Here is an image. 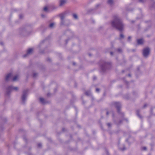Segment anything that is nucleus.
<instances>
[{
	"instance_id": "obj_1",
	"label": "nucleus",
	"mask_w": 155,
	"mask_h": 155,
	"mask_svg": "<svg viewBox=\"0 0 155 155\" xmlns=\"http://www.w3.org/2000/svg\"><path fill=\"white\" fill-rule=\"evenodd\" d=\"M112 26L119 30L122 31L124 28V25L121 20L117 15H115L113 16V19L111 22Z\"/></svg>"
},
{
	"instance_id": "obj_2",
	"label": "nucleus",
	"mask_w": 155,
	"mask_h": 155,
	"mask_svg": "<svg viewBox=\"0 0 155 155\" xmlns=\"http://www.w3.org/2000/svg\"><path fill=\"white\" fill-rule=\"evenodd\" d=\"M100 64L101 69L103 72H104L106 70L109 69L111 66L110 63L106 62L104 61H101Z\"/></svg>"
},
{
	"instance_id": "obj_3",
	"label": "nucleus",
	"mask_w": 155,
	"mask_h": 155,
	"mask_svg": "<svg viewBox=\"0 0 155 155\" xmlns=\"http://www.w3.org/2000/svg\"><path fill=\"white\" fill-rule=\"evenodd\" d=\"M67 12H64L61 14L58 15V16L60 18L61 20V25H64L65 20L64 19L66 16Z\"/></svg>"
},
{
	"instance_id": "obj_4",
	"label": "nucleus",
	"mask_w": 155,
	"mask_h": 155,
	"mask_svg": "<svg viewBox=\"0 0 155 155\" xmlns=\"http://www.w3.org/2000/svg\"><path fill=\"white\" fill-rule=\"evenodd\" d=\"M17 91L18 88L17 87H14L12 86H10L8 87L6 89V94L7 95H9L10 92L12 90Z\"/></svg>"
},
{
	"instance_id": "obj_5",
	"label": "nucleus",
	"mask_w": 155,
	"mask_h": 155,
	"mask_svg": "<svg viewBox=\"0 0 155 155\" xmlns=\"http://www.w3.org/2000/svg\"><path fill=\"white\" fill-rule=\"evenodd\" d=\"M28 90H25L23 92V94L21 97L22 101L23 104H24L26 99Z\"/></svg>"
},
{
	"instance_id": "obj_6",
	"label": "nucleus",
	"mask_w": 155,
	"mask_h": 155,
	"mask_svg": "<svg viewBox=\"0 0 155 155\" xmlns=\"http://www.w3.org/2000/svg\"><path fill=\"white\" fill-rule=\"evenodd\" d=\"M150 49L148 48H146L143 49V55L145 57H147L149 55Z\"/></svg>"
},
{
	"instance_id": "obj_7",
	"label": "nucleus",
	"mask_w": 155,
	"mask_h": 155,
	"mask_svg": "<svg viewBox=\"0 0 155 155\" xmlns=\"http://www.w3.org/2000/svg\"><path fill=\"white\" fill-rule=\"evenodd\" d=\"M33 50L34 49L33 48H29L28 49L26 53L23 56V57L25 58L31 54L33 53Z\"/></svg>"
},
{
	"instance_id": "obj_8",
	"label": "nucleus",
	"mask_w": 155,
	"mask_h": 155,
	"mask_svg": "<svg viewBox=\"0 0 155 155\" xmlns=\"http://www.w3.org/2000/svg\"><path fill=\"white\" fill-rule=\"evenodd\" d=\"M114 104L117 108L118 112L119 113H120V109L121 107V104L120 103L115 102L114 103Z\"/></svg>"
},
{
	"instance_id": "obj_9",
	"label": "nucleus",
	"mask_w": 155,
	"mask_h": 155,
	"mask_svg": "<svg viewBox=\"0 0 155 155\" xmlns=\"http://www.w3.org/2000/svg\"><path fill=\"white\" fill-rule=\"evenodd\" d=\"M12 74L10 73L7 74L5 78V80L6 81H9L12 77Z\"/></svg>"
},
{
	"instance_id": "obj_10",
	"label": "nucleus",
	"mask_w": 155,
	"mask_h": 155,
	"mask_svg": "<svg viewBox=\"0 0 155 155\" xmlns=\"http://www.w3.org/2000/svg\"><path fill=\"white\" fill-rule=\"evenodd\" d=\"M137 45H143L144 42V39H137Z\"/></svg>"
},
{
	"instance_id": "obj_11",
	"label": "nucleus",
	"mask_w": 155,
	"mask_h": 155,
	"mask_svg": "<svg viewBox=\"0 0 155 155\" xmlns=\"http://www.w3.org/2000/svg\"><path fill=\"white\" fill-rule=\"evenodd\" d=\"M66 2L65 0H60L59 1V6H62L65 4Z\"/></svg>"
},
{
	"instance_id": "obj_12",
	"label": "nucleus",
	"mask_w": 155,
	"mask_h": 155,
	"mask_svg": "<svg viewBox=\"0 0 155 155\" xmlns=\"http://www.w3.org/2000/svg\"><path fill=\"white\" fill-rule=\"evenodd\" d=\"M55 26V24L54 23H50L49 25V27L51 29L53 28H54Z\"/></svg>"
},
{
	"instance_id": "obj_13",
	"label": "nucleus",
	"mask_w": 155,
	"mask_h": 155,
	"mask_svg": "<svg viewBox=\"0 0 155 155\" xmlns=\"http://www.w3.org/2000/svg\"><path fill=\"white\" fill-rule=\"evenodd\" d=\"M22 35L23 34L24 36H27L29 34H27V32L25 30L23 29L21 31Z\"/></svg>"
},
{
	"instance_id": "obj_14",
	"label": "nucleus",
	"mask_w": 155,
	"mask_h": 155,
	"mask_svg": "<svg viewBox=\"0 0 155 155\" xmlns=\"http://www.w3.org/2000/svg\"><path fill=\"white\" fill-rule=\"evenodd\" d=\"M72 16L73 18L75 19H78V16L76 14H72Z\"/></svg>"
},
{
	"instance_id": "obj_15",
	"label": "nucleus",
	"mask_w": 155,
	"mask_h": 155,
	"mask_svg": "<svg viewBox=\"0 0 155 155\" xmlns=\"http://www.w3.org/2000/svg\"><path fill=\"white\" fill-rule=\"evenodd\" d=\"M40 101L42 104H45V103L44 99L43 98H40L39 99Z\"/></svg>"
},
{
	"instance_id": "obj_16",
	"label": "nucleus",
	"mask_w": 155,
	"mask_h": 155,
	"mask_svg": "<svg viewBox=\"0 0 155 155\" xmlns=\"http://www.w3.org/2000/svg\"><path fill=\"white\" fill-rule=\"evenodd\" d=\"M57 7L55 5H52L51 7V8L52 10H54L57 9Z\"/></svg>"
},
{
	"instance_id": "obj_17",
	"label": "nucleus",
	"mask_w": 155,
	"mask_h": 155,
	"mask_svg": "<svg viewBox=\"0 0 155 155\" xmlns=\"http://www.w3.org/2000/svg\"><path fill=\"white\" fill-rule=\"evenodd\" d=\"M18 78V75H15L13 78L12 81H16Z\"/></svg>"
},
{
	"instance_id": "obj_18",
	"label": "nucleus",
	"mask_w": 155,
	"mask_h": 155,
	"mask_svg": "<svg viewBox=\"0 0 155 155\" xmlns=\"http://www.w3.org/2000/svg\"><path fill=\"white\" fill-rule=\"evenodd\" d=\"M108 3L110 5H111L113 3V0H108Z\"/></svg>"
},
{
	"instance_id": "obj_19",
	"label": "nucleus",
	"mask_w": 155,
	"mask_h": 155,
	"mask_svg": "<svg viewBox=\"0 0 155 155\" xmlns=\"http://www.w3.org/2000/svg\"><path fill=\"white\" fill-rule=\"evenodd\" d=\"M139 110H137V114L138 117L140 118H141V116L139 114Z\"/></svg>"
},
{
	"instance_id": "obj_20",
	"label": "nucleus",
	"mask_w": 155,
	"mask_h": 155,
	"mask_svg": "<svg viewBox=\"0 0 155 155\" xmlns=\"http://www.w3.org/2000/svg\"><path fill=\"white\" fill-rule=\"evenodd\" d=\"M85 94L87 96H89L91 94V93L90 91H87L85 92Z\"/></svg>"
},
{
	"instance_id": "obj_21",
	"label": "nucleus",
	"mask_w": 155,
	"mask_h": 155,
	"mask_svg": "<svg viewBox=\"0 0 155 155\" xmlns=\"http://www.w3.org/2000/svg\"><path fill=\"white\" fill-rule=\"evenodd\" d=\"M146 1V0H139V2L141 3H144Z\"/></svg>"
},
{
	"instance_id": "obj_22",
	"label": "nucleus",
	"mask_w": 155,
	"mask_h": 155,
	"mask_svg": "<svg viewBox=\"0 0 155 155\" xmlns=\"http://www.w3.org/2000/svg\"><path fill=\"white\" fill-rule=\"evenodd\" d=\"M48 9V8L47 7H45L43 8L44 11L45 12H46L47 11Z\"/></svg>"
},
{
	"instance_id": "obj_23",
	"label": "nucleus",
	"mask_w": 155,
	"mask_h": 155,
	"mask_svg": "<svg viewBox=\"0 0 155 155\" xmlns=\"http://www.w3.org/2000/svg\"><path fill=\"white\" fill-rule=\"evenodd\" d=\"M120 36L121 38H124V35L122 34H120Z\"/></svg>"
},
{
	"instance_id": "obj_24",
	"label": "nucleus",
	"mask_w": 155,
	"mask_h": 155,
	"mask_svg": "<svg viewBox=\"0 0 155 155\" xmlns=\"http://www.w3.org/2000/svg\"><path fill=\"white\" fill-rule=\"evenodd\" d=\"M23 16L22 15V14H20L19 15V18L20 19L22 18H23Z\"/></svg>"
},
{
	"instance_id": "obj_25",
	"label": "nucleus",
	"mask_w": 155,
	"mask_h": 155,
	"mask_svg": "<svg viewBox=\"0 0 155 155\" xmlns=\"http://www.w3.org/2000/svg\"><path fill=\"white\" fill-rule=\"evenodd\" d=\"M117 51L119 52H121L122 51V50L120 48H118L117 49Z\"/></svg>"
},
{
	"instance_id": "obj_26",
	"label": "nucleus",
	"mask_w": 155,
	"mask_h": 155,
	"mask_svg": "<svg viewBox=\"0 0 155 155\" xmlns=\"http://www.w3.org/2000/svg\"><path fill=\"white\" fill-rule=\"evenodd\" d=\"M37 73H34V74H33V77H35L37 76Z\"/></svg>"
},
{
	"instance_id": "obj_27",
	"label": "nucleus",
	"mask_w": 155,
	"mask_h": 155,
	"mask_svg": "<svg viewBox=\"0 0 155 155\" xmlns=\"http://www.w3.org/2000/svg\"><path fill=\"white\" fill-rule=\"evenodd\" d=\"M41 16L42 18H44L46 17V15L44 14H41Z\"/></svg>"
},
{
	"instance_id": "obj_28",
	"label": "nucleus",
	"mask_w": 155,
	"mask_h": 155,
	"mask_svg": "<svg viewBox=\"0 0 155 155\" xmlns=\"http://www.w3.org/2000/svg\"><path fill=\"white\" fill-rule=\"evenodd\" d=\"M70 33H71V34H72V38H75V37H74V33L72 32H71Z\"/></svg>"
},
{
	"instance_id": "obj_29",
	"label": "nucleus",
	"mask_w": 155,
	"mask_h": 155,
	"mask_svg": "<svg viewBox=\"0 0 155 155\" xmlns=\"http://www.w3.org/2000/svg\"><path fill=\"white\" fill-rule=\"evenodd\" d=\"M38 147H40L41 146V144L40 143H39L38 144Z\"/></svg>"
},
{
	"instance_id": "obj_30",
	"label": "nucleus",
	"mask_w": 155,
	"mask_h": 155,
	"mask_svg": "<svg viewBox=\"0 0 155 155\" xmlns=\"http://www.w3.org/2000/svg\"><path fill=\"white\" fill-rule=\"evenodd\" d=\"M96 92H99L100 91V89L99 88H97L96 89Z\"/></svg>"
},
{
	"instance_id": "obj_31",
	"label": "nucleus",
	"mask_w": 155,
	"mask_h": 155,
	"mask_svg": "<svg viewBox=\"0 0 155 155\" xmlns=\"http://www.w3.org/2000/svg\"><path fill=\"white\" fill-rule=\"evenodd\" d=\"M107 125L109 127H110L111 125V124L110 123H108L107 124Z\"/></svg>"
},
{
	"instance_id": "obj_32",
	"label": "nucleus",
	"mask_w": 155,
	"mask_h": 155,
	"mask_svg": "<svg viewBox=\"0 0 155 155\" xmlns=\"http://www.w3.org/2000/svg\"><path fill=\"white\" fill-rule=\"evenodd\" d=\"M97 78L95 76H94L93 77V79L94 80H95Z\"/></svg>"
},
{
	"instance_id": "obj_33",
	"label": "nucleus",
	"mask_w": 155,
	"mask_h": 155,
	"mask_svg": "<svg viewBox=\"0 0 155 155\" xmlns=\"http://www.w3.org/2000/svg\"><path fill=\"white\" fill-rule=\"evenodd\" d=\"M132 37L131 36H129L128 38V39H131Z\"/></svg>"
},
{
	"instance_id": "obj_34",
	"label": "nucleus",
	"mask_w": 155,
	"mask_h": 155,
	"mask_svg": "<svg viewBox=\"0 0 155 155\" xmlns=\"http://www.w3.org/2000/svg\"><path fill=\"white\" fill-rule=\"evenodd\" d=\"M147 148L146 147H143V149L144 150H146Z\"/></svg>"
},
{
	"instance_id": "obj_35",
	"label": "nucleus",
	"mask_w": 155,
	"mask_h": 155,
	"mask_svg": "<svg viewBox=\"0 0 155 155\" xmlns=\"http://www.w3.org/2000/svg\"><path fill=\"white\" fill-rule=\"evenodd\" d=\"M121 150L123 151L125 150V148L124 147L123 149H120Z\"/></svg>"
},
{
	"instance_id": "obj_36",
	"label": "nucleus",
	"mask_w": 155,
	"mask_h": 155,
	"mask_svg": "<svg viewBox=\"0 0 155 155\" xmlns=\"http://www.w3.org/2000/svg\"><path fill=\"white\" fill-rule=\"evenodd\" d=\"M100 4H97V5H96V7L97 8L98 7H99V6H100Z\"/></svg>"
},
{
	"instance_id": "obj_37",
	"label": "nucleus",
	"mask_w": 155,
	"mask_h": 155,
	"mask_svg": "<svg viewBox=\"0 0 155 155\" xmlns=\"http://www.w3.org/2000/svg\"><path fill=\"white\" fill-rule=\"evenodd\" d=\"M147 106V104H144V105L143 106V107L144 108H145V107H146Z\"/></svg>"
},
{
	"instance_id": "obj_38",
	"label": "nucleus",
	"mask_w": 155,
	"mask_h": 155,
	"mask_svg": "<svg viewBox=\"0 0 155 155\" xmlns=\"http://www.w3.org/2000/svg\"><path fill=\"white\" fill-rule=\"evenodd\" d=\"M110 54L111 55H113V53L112 52H110Z\"/></svg>"
},
{
	"instance_id": "obj_39",
	"label": "nucleus",
	"mask_w": 155,
	"mask_h": 155,
	"mask_svg": "<svg viewBox=\"0 0 155 155\" xmlns=\"http://www.w3.org/2000/svg\"><path fill=\"white\" fill-rule=\"evenodd\" d=\"M126 10L127 11H131V10H129V9H126Z\"/></svg>"
},
{
	"instance_id": "obj_40",
	"label": "nucleus",
	"mask_w": 155,
	"mask_h": 155,
	"mask_svg": "<svg viewBox=\"0 0 155 155\" xmlns=\"http://www.w3.org/2000/svg\"><path fill=\"white\" fill-rule=\"evenodd\" d=\"M0 44L2 45H3V43H2V42H1L0 43Z\"/></svg>"
},
{
	"instance_id": "obj_41",
	"label": "nucleus",
	"mask_w": 155,
	"mask_h": 155,
	"mask_svg": "<svg viewBox=\"0 0 155 155\" xmlns=\"http://www.w3.org/2000/svg\"><path fill=\"white\" fill-rule=\"evenodd\" d=\"M128 76H129V77H130V76H131V75H130V74H129L128 75Z\"/></svg>"
},
{
	"instance_id": "obj_42",
	"label": "nucleus",
	"mask_w": 155,
	"mask_h": 155,
	"mask_svg": "<svg viewBox=\"0 0 155 155\" xmlns=\"http://www.w3.org/2000/svg\"><path fill=\"white\" fill-rule=\"evenodd\" d=\"M108 112H107V113H106V114L107 115H108Z\"/></svg>"
},
{
	"instance_id": "obj_43",
	"label": "nucleus",
	"mask_w": 155,
	"mask_h": 155,
	"mask_svg": "<svg viewBox=\"0 0 155 155\" xmlns=\"http://www.w3.org/2000/svg\"><path fill=\"white\" fill-rule=\"evenodd\" d=\"M131 22H132V23H134V21H131Z\"/></svg>"
},
{
	"instance_id": "obj_44",
	"label": "nucleus",
	"mask_w": 155,
	"mask_h": 155,
	"mask_svg": "<svg viewBox=\"0 0 155 155\" xmlns=\"http://www.w3.org/2000/svg\"><path fill=\"white\" fill-rule=\"evenodd\" d=\"M73 64L74 65H75V63H73Z\"/></svg>"
},
{
	"instance_id": "obj_45",
	"label": "nucleus",
	"mask_w": 155,
	"mask_h": 155,
	"mask_svg": "<svg viewBox=\"0 0 155 155\" xmlns=\"http://www.w3.org/2000/svg\"><path fill=\"white\" fill-rule=\"evenodd\" d=\"M89 55L90 56H91V54H89Z\"/></svg>"
},
{
	"instance_id": "obj_46",
	"label": "nucleus",
	"mask_w": 155,
	"mask_h": 155,
	"mask_svg": "<svg viewBox=\"0 0 155 155\" xmlns=\"http://www.w3.org/2000/svg\"><path fill=\"white\" fill-rule=\"evenodd\" d=\"M147 38H149V36H147Z\"/></svg>"
},
{
	"instance_id": "obj_47",
	"label": "nucleus",
	"mask_w": 155,
	"mask_h": 155,
	"mask_svg": "<svg viewBox=\"0 0 155 155\" xmlns=\"http://www.w3.org/2000/svg\"><path fill=\"white\" fill-rule=\"evenodd\" d=\"M121 123V121H120V123Z\"/></svg>"
}]
</instances>
